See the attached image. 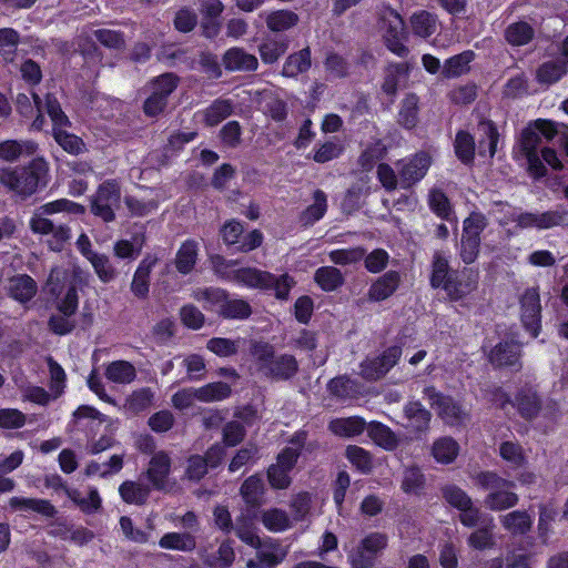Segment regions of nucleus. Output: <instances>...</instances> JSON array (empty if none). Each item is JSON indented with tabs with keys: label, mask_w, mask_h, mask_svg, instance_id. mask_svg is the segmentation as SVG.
<instances>
[{
	"label": "nucleus",
	"mask_w": 568,
	"mask_h": 568,
	"mask_svg": "<svg viewBox=\"0 0 568 568\" xmlns=\"http://www.w3.org/2000/svg\"><path fill=\"white\" fill-rule=\"evenodd\" d=\"M85 206L82 204L72 202L67 199L55 200L39 206L31 220L30 229L33 233L49 235L51 240L48 241L49 246L52 251L60 252L63 248L64 243L70 239V227L65 224H55L49 215L67 212L74 215H82L85 213Z\"/></svg>",
	"instance_id": "obj_1"
},
{
	"label": "nucleus",
	"mask_w": 568,
	"mask_h": 568,
	"mask_svg": "<svg viewBox=\"0 0 568 568\" xmlns=\"http://www.w3.org/2000/svg\"><path fill=\"white\" fill-rule=\"evenodd\" d=\"M257 372L265 378L286 382L298 373V362L292 354H276L275 347L263 341H254L250 347Z\"/></svg>",
	"instance_id": "obj_2"
},
{
	"label": "nucleus",
	"mask_w": 568,
	"mask_h": 568,
	"mask_svg": "<svg viewBox=\"0 0 568 568\" xmlns=\"http://www.w3.org/2000/svg\"><path fill=\"white\" fill-rule=\"evenodd\" d=\"M48 173L43 159H33L29 165L4 169L0 172V183L20 195L33 194Z\"/></svg>",
	"instance_id": "obj_3"
},
{
	"label": "nucleus",
	"mask_w": 568,
	"mask_h": 568,
	"mask_svg": "<svg viewBox=\"0 0 568 568\" xmlns=\"http://www.w3.org/2000/svg\"><path fill=\"white\" fill-rule=\"evenodd\" d=\"M233 281L260 290H274L278 300H287L295 281L288 274L275 276L274 274L255 267H242L232 272Z\"/></svg>",
	"instance_id": "obj_4"
},
{
	"label": "nucleus",
	"mask_w": 568,
	"mask_h": 568,
	"mask_svg": "<svg viewBox=\"0 0 568 568\" xmlns=\"http://www.w3.org/2000/svg\"><path fill=\"white\" fill-rule=\"evenodd\" d=\"M476 483L489 494L485 497V506L493 511H503L515 507L519 496L510 489L516 487L511 480L505 479L493 471H481L476 476Z\"/></svg>",
	"instance_id": "obj_5"
},
{
	"label": "nucleus",
	"mask_w": 568,
	"mask_h": 568,
	"mask_svg": "<svg viewBox=\"0 0 568 568\" xmlns=\"http://www.w3.org/2000/svg\"><path fill=\"white\" fill-rule=\"evenodd\" d=\"M378 29L386 48L394 54L405 58L409 49L405 45L407 32L402 16L389 6L378 9Z\"/></svg>",
	"instance_id": "obj_6"
},
{
	"label": "nucleus",
	"mask_w": 568,
	"mask_h": 568,
	"mask_svg": "<svg viewBox=\"0 0 568 568\" xmlns=\"http://www.w3.org/2000/svg\"><path fill=\"white\" fill-rule=\"evenodd\" d=\"M90 213L104 223L114 222L116 212L121 209V184L115 179L100 183L95 192L89 197Z\"/></svg>",
	"instance_id": "obj_7"
},
{
	"label": "nucleus",
	"mask_w": 568,
	"mask_h": 568,
	"mask_svg": "<svg viewBox=\"0 0 568 568\" xmlns=\"http://www.w3.org/2000/svg\"><path fill=\"white\" fill-rule=\"evenodd\" d=\"M388 545L384 532H371L365 536L347 555L351 568H374L377 558Z\"/></svg>",
	"instance_id": "obj_8"
},
{
	"label": "nucleus",
	"mask_w": 568,
	"mask_h": 568,
	"mask_svg": "<svg viewBox=\"0 0 568 568\" xmlns=\"http://www.w3.org/2000/svg\"><path fill=\"white\" fill-rule=\"evenodd\" d=\"M423 394L446 424L459 425L467 419V413L462 406L450 396L437 392L434 386L425 387Z\"/></svg>",
	"instance_id": "obj_9"
},
{
	"label": "nucleus",
	"mask_w": 568,
	"mask_h": 568,
	"mask_svg": "<svg viewBox=\"0 0 568 568\" xmlns=\"http://www.w3.org/2000/svg\"><path fill=\"white\" fill-rule=\"evenodd\" d=\"M495 397L500 402V407L504 408L506 404H513L517 407L519 415L526 420L535 419L541 409V398L536 390L531 388H521L511 402L510 397L501 389L496 388Z\"/></svg>",
	"instance_id": "obj_10"
},
{
	"label": "nucleus",
	"mask_w": 568,
	"mask_h": 568,
	"mask_svg": "<svg viewBox=\"0 0 568 568\" xmlns=\"http://www.w3.org/2000/svg\"><path fill=\"white\" fill-rule=\"evenodd\" d=\"M520 320L527 332L537 337L541 328V304L538 287H528L519 300Z\"/></svg>",
	"instance_id": "obj_11"
},
{
	"label": "nucleus",
	"mask_w": 568,
	"mask_h": 568,
	"mask_svg": "<svg viewBox=\"0 0 568 568\" xmlns=\"http://www.w3.org/2000/svg\"><path fill=\"white\" fill-rule=\"evenodd\" d=\"M403 349L398 345L386 348L379 356L366 358L361 364V375L366 381L383 378L399 361Z\"/></svg>",
	"instance_id": "obj_12"
},
{
	"label": "nucleus",
	"mask_w": 568,
	"mask_h": 568,
	"mask_svg": "<svg viewBox=\"0 0 568 568\" xmlns=\"http://www.w3.org/2000/svg\"><path fill=\"white\" fill-rule=\"evenodd\" d=\"M430 162V156L425 152L417 153L408 160L397 162L396 168L400 187L409 189L419 182L426 175Z\"/></svg>",
	"instance_id": "obj_13"
},
{
	"label": "nucleus",
	"mask_w": 568,
	"mask_h": 568,
	"mask_svg": "<svg viewBox=\"0 0 568 568\" xmlns=\"http://www.w3.org/2000/svg\"><path fill=\"white\" fill-rule=\"evenodd\" d=\"M520 357V345L517 342L501 341L490 349L488 361L495 367H509L519 372L523 367Z\"/></svg>",
	"instance_id": "obj_14"
},
{
	"label": "nucleus",
	"mask_w": 568,
	"mask_h": 568,
	"mask_svg": "<svg viewBox=\"0 0 568 568\" xmlns=\"http://www.w3.org/2000/svg\"><path fill=\"white\" fill-rule=\"evenodd\" d=\"M240 496L244 506L241 510L260 514L265 503V485L258 474L247 477L240 487Z\"/></svg>",
	"instance_id": "obj_15"
},
{
	"label": "nucleus",
	"mask_w": 568,
	"mask_h": 568,
	"mask_svg": "<svg viewBox=\"0 0 568 568\" xmlns=\"http://www.w3.org/2000/svg\"><path fill=\"white\" fill-rule=\"evenodd\" d=\"M478 280L477 270L464 268L459 275L454 273L453 280L445 286V292L450 301L457 302L477 290Z\"/></svg>",
	"instance_id": "obj_16"
},
{
	"label": "nucleus",
	"mask_w": 568,
	"mask_h": 568,
	"mask_svg": "<svg viewBox=\"0 0 568 568\" xmlns=\"http://www.w3.org/2000/svg\"><path fill=\"white\" fill-rule=\"evenodd\" d=\"M404 417L406 419L404 427L416 438L429 430L432 413L420 402H408L404 406Z\"/></svg>",
	"instance_id": "obj_17"
},
{
	"label": "nucleus",
	"mask_w": 568,
	"mask_h": 568,
	"mask_svg": "<svg viewBox=\"0 0 568 568\" xmlns=\"http://www.w3.org/2000/svg\"><path fill=\"white\" fill-rule=\"evenodd\" d=\"M171 473V458L168 453L160 450L153 454L145 471L148 480L155 490H165Z\"/></svg>",
	"instance_id": "obj_18"
},
{
	"label": "nucleus",
	"mask_w": 568,
	"mask_h": 568,
	"mask_svg": "<svg viewBox=\"0 0 568 568\" xmlns=\"http://www.w3.org/2000/svg\"><path fill=\"white\" fill-rule=\"evenodd\" d=\"M158 261L156 256L148 254L135 270L130 290L136 298L146 300L149 297L150 275Z\"/></svg>",
	"instance_id": "obj_19"
},
{
	"label": "nucleus",
	"mask_w": 568,
	"mask_h": 568,
	"mask_svg": "<svg viewBox=\"0 0 568 568\" xmlns=\"http://www.w3.org/2000/svg\"><path fill=\"white\" fill-rule=\"evenodd\" d=\"M224 68L230 72H251L258 67V60L254 54L247 53L243 48H231L222 58Z\"/></svg>",
	"instance_id": "obj_20"
},
{
	"label": "nucleus",
	"mask_w": 568,
	"mask_h": 568,
	"mask_svg": "<svg viewBox=\"0 0 568 568\" xmlns=\"http://www.w3.org/2000/svg\"><path fill=\"white\" fill-rule=\"evenodd\" d=\"M7 290L9 296L13 300L20 303H27L36 296L38 285L30 275L18 274L8 280Z\"/></svg>",
	"instance_id": "obj_21"
},
{
	"label": "nucleus",
	"mask_w": 568,
	"mask_h": 568,
	"mask_svg": "<svg viewBox=\"0 0 568 568\" xmlns=\"http://www.w3.org/2000/svg\"><path fill=\"white\" fill-rule=\"evenodd\" d=\"M65 495L73 501V504L84 514L91 515L102 508V499L95 487H90L87 496H84L77 488H71L68 485H62Z\"/></svg>",
	"instance_id": "obj_22"
},
{
	"label": "nucleus",
	"mask_w": 568,
	"mask_h": 568,
	"mask_svg": "<svg viewBox=\"0 0 568 568\" xmlns=\"http://www.w3.org/2000/svg\"><path fill=\"white\" fill-rule=\"evenodd\" d=\"M258 568H274L281 564L287 556V550L277 541H262L254 547Z\"/></svg>",
	"instance_id": "obj_23"
},
{
	"label": "nucleus",
	"mask_w": 568,
	"mask_h": 568,
	"mask_svg": "<svg viewBox=\"0 0 568 568\" xmlns=\"http://www.w3.org/2000/svg\"><path fill=\"white\" fill-rule=\"evenodd\" d=\"M258 518V514L241 510L235 518L233 530L235 535L246 545L256 547L261 544V538L255 532L254 521Z\"/></svg>",
	"instance_id": "obj_24"
},
{
	"label": "nucleus",
	"mask_w": 568,
	"mask_h": 568,
	"mask_svg": "<svg viewBox=\"0 0 568 568\" xmlns=\"http://www.w3.org/2000/svg\"><path fill=\"white\" fill-rule=\"evenodd\" d=\"M503 528L511 536H525L532 528V517L526 510H513L499 517Z\"/></svg>",
	"instance_id": "obj_25"
},
{
	"label": "nucleus",
	"mask_w": 568,
	"mask_h": 568,
	"mask_svg": "<svg viewBox=\"0 0 568 568\" xmlns=\"http://www.w3.org/2000/svg\"><path fill=\"white\" fill-rule=\"evenodd\" d=\"M400 283V275L397 271H388L378 277L368 290V297L372 301H384L392 296Z\"/></svg>",
	"instance_id": "obj_26"
},
{
	"label": "nucleus",
	"mask_w": 568,
	"mask_h": 568,
	"mask_svg": "<svg viewBox=\"0 0 568 568\" xmlns=\"http://www.w3.org/2000/svg\"><path fill=\"white\" fill-rule=\"evenodd\" d=\"M454 271L450 270L447 257L442 252H435L432 261L430 286L433 288H443L454 277Z\"/></svg>",
	"instance_id": "obj_27"
},
{
	"label": "nucleus",
	"mask_w": 568,
	"mask_h": 568,
	"mask_svg": "<svg viewBox=\"0 0 568 568\" xmlns=\"http://www.w3.org/2000/svg\"><path fill=\"white\" fill-rule=\"evenodd\" d=\"M568 70V61L565 58H557L544 62L536 72V79L542 84H554L559 81Z\"/></svg>",
	"instance_id": "obj_28"
},
{
	"label": "nucleus",
	"mask_w": 568,
	"mask_h": 568,
	"mask_svg": "<svg viewBox=\"0 0 568 568\" xmlns=\"http://www.w3.org/2000/svg\"><path fill=\"white\" fill-rule=\"evenodd\" d=\"M311 65V49L306 47L286 58L282 68V75L296 78L298 74L307 72Z\"/></svg>",
	"instance_id": "obj_29"
},
{
	"label": "nucleus",
	"mask_w": 568,
	"mask_h": 568,
	"mask_svg": "<svg viewBox=\"0 0 568 568\" xmlns=\"http://www.w3.org/2000/svg\"><path fill=\"white\" fill-rule=\"evenodd\" d=\"M408 73L409 67L407 63L388 64L382 84L383 92L394 98L397 94L400 82L408 78Z\"/></svg>",
	"instance_id": "obj_30"
},
{
	"label": "nucleus",
	"mask_w": 568,
	"mask_h": 568,
	"mask_svg": "<svg viewBox=\"0 0 568 568\" xmlns=\"http://www.w3.org/2000/svg\"><path fill=\"white\" fill-rule=\"evenodd\" d=\"M151 493L149 485L125 480L119 487V494L124 503L142 506L146 504Z\"/></svg>",
	"instance_id": "obj_31"
},
{
	"label": "nucleus",
	"mask_w": 568,
	"mask_h": 568,
	"mask_svg": "<svg viewBox=\"0 0 568 568\" xmlns=\"http://www.w3.org/2000/svg\"><path fill=\"white\" fill-rule=\"evenodd\" d=\"M290 45L287 38H266L258 45V53L265 64H273L285 54Z\"/></svg>",
	"instance_id": "obj_32"
},
{
	"label": "nucleus",
	"mask_w": 568,
	"mask_h": 568,
	"mask_svg": "<svg viewBox=\"0 0 568 568\" xmlns=\"http://www.w3.org/2000/svg\"><path fill=\"white\" fill-rule=\"evenodd\" d=\"M9 504L16 510H31L48 518H52L57 514L55 507L45 499L12 497Z\"/></svg>",
	"instance_id": "obj_33"
},
{
	"label": "nucleus",
	"mask_w": 568,
	"mask_h": 568,
	"mask_svg": "<svg viewBox=\"0 0 568 568\" xmlns=\"http://www.w3.org/2000/svg\"><path fill=\"white\" fill-rule=\"evenodd\" d=\"M234 111V103L227 99L214 100L203 112V121L207 126H216Z\"/></svg>",
	"instance_id": "obj_34"
},
{
	"label": "nucleus",
	"mask_w": 568,
	"mask_h": 568,
	"mask_svg": "<svg viewBox=\"0 0 568 568\" xmlns=\"http://www.w3.org/2000/svg\"><path fill=\"white\" fill-rule=\"evenodd\" d=\"M475 59L471 50H466L447 59L442 69V75L447 79L457 78L469 71V63Z\"/></svg>",
	"instance_id": "obj_35"
},
{
	"label": "nucleus",
	"mask_w": 568,
	"mask_h": 568,
	"mask_svg": "<svg viewBox=\"0 0 568 568\" xmlns=\"http://www.w3.org/2000/svg\"><path fill=\"white\" fill-rule=\"evenodd\" d=\"M366 423L358 416L336 418L329 422L328 429L341 437H354L362 434Z\"/></svg>",
	"instance_id": "obj_36"
},
{
	"label": "nucleus",
	"mask_w": 568,
	"mask_h": 568,
	"mask_svg": "<svg viewBox=\"0 0 568 568\" xmlns=\"http://www.w3.org/2000/svg\"><path fill=\"white\" fill-rule=\"evenodd\" d=\"M314 203L308 205L300 215V223L303 226H311L320 221L327 211V196L322 190L313 193Z\"/></svg>",
	"instance_id": "obj_37"
},
{
	"label": "nucleus",
	"mask_w": 568,
	"mask_h": 568,
	"mask_svg": "<svg viewBox=\"0 0 568 568\" xmlns=\"http://www.w3.org/2000/svg\"><path fill=\"white\" fill-rule=\"evenodd\" d=\"M418 102L415 93H408L402 101L397 122L400 126L412 130L418 123Z\"/></svg>",
	"instance_id": "obj_38"
},
{
	"label": "nucleus",
	"mask_w": 568,
	"mask_h": 568,
	"mask_svg": "<svg viewBox=\"0 0 568 568\" xmlns=\"http://www.w3.org/2000/svg\"><path fill=\"white\" fill-rule=\"evenodd\" d=\"M505 40L513 47L529 43L535 37L534 28L525 21L510 23L504 31Z\"/></svg>",
	"instance_id": "obj_39"
},
{
	"label": "nucleus",
	"mask_w": 568,
	"mask_h": 568,
	"mask_svg": "<svg viewBox=\"0 0 568 568\" xmlns=\"http://www.w3.org/2000/svg\"><path fill=\"white\" fill-rule=\"evenodd\" d=\"M217 314L226 320H247L252 315V307L248 302L242 298H230L229 296L221 304Z\"/></svg>",
	"instance_id": "obj_40"
},
{
	"label": "nucleus",
	"mask_w": 568,
	"mask_h": 568,
	"mask_svg": "<svg viewBox=\"0 0 568 568\" xmlns=\"http://www.w3.org/2000/svg\"><path fill=\"white\" fill-rule=\"evenodd\" d=\"M197 261V243L193 240L185 241L179 248L175 256V266L181 274H189L193 271Z\"/></svg>",
	"instance_id": "obj_41"
},
{
	"label": "nucleus",
	"mask_w": 568,
	"mask_h": 568,
	"mask_svg": "<svg viewBox=\"0 0 568 568\" xmlns=\"http://www.w3.org/2000/svg\"><path fill=\"white\" fill-rule=\"evenodd\" d=\"M105 377L116 384H130L135 379L136 371L128 361H114L106 366Z\"/></svg>",
	"instance_id": "obj_42"
},
{
	"label": "nucleus",
	"mask_w": 568,
	"mask_h": 568,
	"mask_svg": "<svg viewBox=\"0 0 568 568\" xmlns=\"http://www.w3.org/2000/svg\"><path fill=\"white\" fill-rule=\"evenodd\" d=\"M475 139L467 131H458L454 142L455 154L458 160L465 164L470 165L475 158Z\"/></svg>",
	"instance_id": "obj_43"
},
{
	"label": "nucleus",
	"mask_w": 568,
	"mask_h": 568,
	"mask_svg": "<svg viewBox=\"0 0 568 568\" xmlns=\"http://www.w3.org/2000/svg\"><path fill=\"white\" fill-rule=\"evenodd\" d=\"M161 548L192 551L196 547L195 537L190 532H168L159 541Z\"/></svg>",
	"instance_id": "obj_44"
},
{
	"label": "nucleus",
	"mask_w": 568,
	"mask_h": 568,
	"mask_svg": "<svg viewBox=\"0 0 568 568\" xmlns=\"http://www.w3.org/2000/svg\"><path fill=\"white\" fill-rule=\"evenodd\" d=\"M37 144L32 141L7 140L0 142V159L7 162H13L19 159L22 153L33 154Z\"/></svg>",
	"instance_id": "obj_45"
},
{
	"label": "nucleus",
	"mask_w": 568,
	"mask_h": 568,
	"mask_svg": "<svg viewBox=\"0 0 568 568\" xmlns=\"http://www.w3.org/2000/svg\"><path fill=\"white\" fill-rule=\"evenodd\" d=\"M410 24L414 34L428 38L435 33L437 29V17L434 13L422 10L415 12L410 18Z\"/></svg>",
	"instance_id": "obj_46"
},
{
	"label": "nucleus",
	"mask_w": 568,
	"mask_h": 568,
	"mask_svg": "<svg viewBox=\"0 0 568 568\" xmlns=\"http://www.w3.org/2000/svg\"><path fill=\"white\" fill-rule=\"evenodd\" d=\"M315 282L326 292H332L344 284L342 272L334 266H322L314 274Z\"/></svg>",
	"instance_id": "obj_47"
},
{
	"label": "nucleus",
	"mask_w": 568,
	"mask_h": 568,
	"mask_svg": "<svg viewBox=\"0 0 568 568\" xmlns=\"http://www.w3.org/2000/svg\"><path fill=\"white\" fill-rule=\"evenodd\" d=\"M459 446L452 437H442L435 440L432 447L434 458L442 464H449L458 455Z\"/></svg>",
	"instance_id": "obj_48"
},
{
	"label": "nucleus",
	"mask_w": 568,
	"mask_h": 568,
	"mask_svg": "<svg viewBox=\"0 0 568 568\" xmlns=\"http://www.w3.org/2000/svg\"><path fill=\"white\" fill-rule=\"evenodd\" d=\"M266 26L273 32H283L298 22V16L290 10H276L267 14Z\"/></svg>",
	"instance_id": "obj_49"
},
{
	"label": "nucleus",
	"mask_w": 568,
	"mask_h": 568,
	"mask_svg": "<svg viewBox=\"0 0 568 568\" xmlns=\"http://www.w3.org/2000/svg\"><path fill=\"white\" fill-rule=\"evenodd\" d=\"M144 235L135 234L132 236V241L119 240L113 245V253L116 257L122 260H134L136 258L143 247Z\"/></svg>",
	"instance_id": "obj_50"
},
{
	"label": "nucleus",
	"mask_w": 568,
	"mask_h": 568,
	"mask_svg": "<svg viewBox=\"0 0 568 568\" xmlns=\"http://www.w3.org/2000/svg\"><path fill=\"white\" fill-rule=\"evenodd\" d=\"M68 126L55 128L52 130L55 142L68 153L78 155L85 150V144L81 138L69 133Z\"/></svg>",
	"instance_id": "obj_51"
},
{
	"label": "nucleus",
	"mask_w": 568,
	"mask_h": 568,
	"mask_svg": "<svg viewBox=\"0 0 568 568\" xmlns=\"http://www.w3.org/2000/svg\"><path fill=\"white\" fill-rule=\"evenodd\" d=\"M486 216L479 212H473L463 222V233L460 239L481 242L480 234L487 227Z\"/></svg>",
	"instance_id": "obj_52"
},
{
	"label": "nucleus",
	"mask_w": 568,
	"mask_h": 568,
	"mask_svg": "<svg viewBox=\"0 0 568 568\" xmlns=\"http://www.w3.org/2000/svg\"><path fill=\"white\" fill-rule=\"evenodd\" d=\"M494 527L495 524L493 521L486 523L481 525L478 529L474 530L467 539L468 546L477 550L493 548L495 546V537L493 534Z\"/></svg>",
	"instance_id": "obj_53"
},
{
	"label": "nucleus",
	"mask_w": 568,
	"mask_h": 568,
	"mask_svg": "<svg viewBox=\"0 0 568 568\" xmlns=\"http://www.w3.org/2000/svg\"><path fill=\"white\" fill-rule=\"evenodd\" d=\"M20 42V34L12 28L0 29V55L6 62H13Z\"/></svg>",
	"instance_id": "obj_54"
},
{
	"label": "nucleus",
	"mask_w": 568,
	"mask_h": 568,
	"mask_svg": "<svg viewBox=\"0 0 568 568\" xmlns=\"http://www.w3.org/2000/svg\"><path fill=\"white\" fill-rule=\"evenodd\" d=\"M42 110L50 116L52 121V130L61 126H71V121L63 112L60 102L53 94H45L44 101H42Z\"/></svg>",
	"instance_id": "obj_55"
},
{
	"label": "nucleus",
	"mask_w": 568,
	"mask_h": 568,
	"mask_svg": "<svg viewBox=\"0 0 568 568\" xmlns=\"http://www.w3.org/2000/svg\"><path fill=\"white\" fill-rule=\"evenodd\" d=\"M327 389L333 396L342 399L353 398L359 393L357 383L347 376L332 378Z\"/></svg>",
	"instance_id": "obj_56"
},
{
	"label": "nucleus",
	"mask_w": 568,
	"mask_h": 568,
	"mask_svg": "<svg viewBox=\"0 0 568 568\" xmlns=\"http://www.w3.org/2000/svg\"><path fill=\"white\" fill-rule=\"evenodd\" d=\"M369 436L383 448L392 450L398 445L395 433L382 423L373 422L368 425Z\"/></svg>",
	"instance_id": "obj_57"
},
{
	"label": "nucleus",
	"mask_w": 568,
	"mask_h": 568,
	"mask_svg": "<svg viewBox=\"0 0 568 568\" xmlns=\"http://www.w3.org/2000/svg\"><path fill=\"white\" fill-rule=\"evenodd\" d=\"M154 394L149 387H143L134 390L124 403V409L132 413L139 414L148 409L153 402Z\"/></svg>",
	"instance_id": "obj_58"
},
{
	"label": "nucleus",
	"mask_w": 568,
	"mask_h": 568,
	"mask_svg": "<svg viewBox=\"0 0 568 568\" xmlns=\"http://www.w3.org/2000/svg\"><path fill=\"white\" fill-rule=\"evenodd\" d=\"M231 395V387L224 382H215L196 388V399L201 402H215L227 398Z\"/></svg>",
	"instance_id": "obj_59"
},
{
	"label": "nucleus",
	"mask_w": 568,
	"mask_h": 568,
	"mask_svg": "<svg viewBox=\"0 0 568 568\" xmlns=\"http://www.w3.org/2000/svg\"><path fill=\"white\" fill-rule=\"evenodd\" d=\"M261 520L271 531H284L291 526L287 513L280 508H271L262 513Z\"/></svg>",
	"instance_id": "obj_60"
},
{
	"label": "nucleus",
	"mask_w": 568,
	"mask_h": 568,
	"mask_svg": "<svg viewBox=\"0 0 568 568\" xmlns=\"http://www.w3.org/2000/svg\"><path fill=\"white\" fill-rule=\"evenodd\" d=\"M242 338L231 339L225 337H212L206 343V348L220 357H231L237 354Z\"/></svg>",
	"instance_id": "obj_61"
},
{
	"label": "nucleus",
	"mask_w": 568,
	"mask_h": 568,
	"mask_svg": "<svg viewBox=\"0 0 568 568\" xmlns=\"http://www.w3.org/2000/svg\"><path fill=\"white\" fill-rule=\"evenodd\" d=\"M89 261L101 282L110 283L116 278L119 273L105 254L97 253Z\"/></svg>",
	"instance_id": "obj_62"
},
{
	"label": "nucleus",
	"mask_w": 568,
	"mask_h": 568,
	"mask_svg": "<svg viewBox=\"0 0 568 568\" xmlns=\"http://www.w3.org/2000/svg\"><path fill=\"white\" fill-rule=\"evenodd\" d=\"M459 511L460 523L468 528L481 526L486 523H493L494 519L490 515L485 514L478 507H475L473 500Z\"/></svg>",
	"instance_id": "obj_63"
},
{
	"label": "nucleus",
	"mask_w": 568,
	"mask_h": 568,
	"mask_svg": "<svg viewBox=\"0 0 568 568\" xmlns=\"http://www.w3.org/2000/svg\"><path fill=\"white\" fill-rule=\"evenodd\" d=\"M124 203L134 216H145L159 206V202L155 199L143 200L132 195L124 196Z\"/></svg>",
	"instance_id": "obj_64"
}]
</instances>
